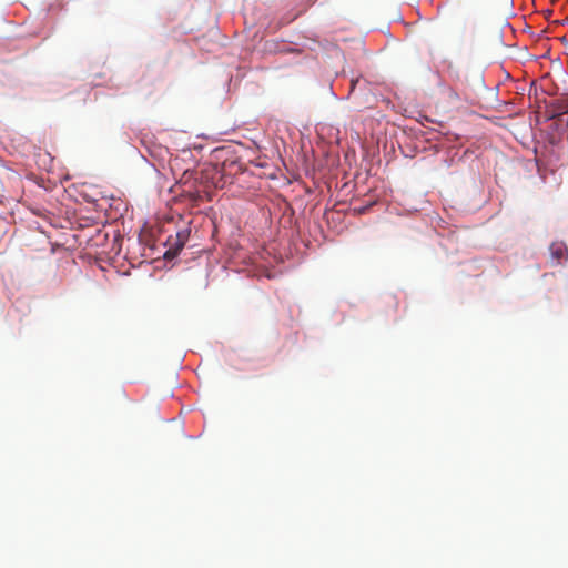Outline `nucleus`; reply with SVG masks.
I'll return each instance as SVG.
<instances>
[{"label":"nucleus","mask_w":568,"mask_h":568,"mask_svg":"<svg viewBox=\"0 0 568 568\" xmlns=\"http://www.w3.org/2000/svg\"><path fill=\"white\" fill-rule=\"evenodd\" d=\"M549 251L552 258H555L558 263L568 256V248L564 242L551 243Z\"/></svg>","instance_id":"nucleus-2"},{"label":"nucleus","mask_w":568,"mask_h":568,"mask_svg":"<svg viewBox=\"0 0 568 568\" xmlns=\"http://www.w3.org/2000/svg\"><path fill=\"white\" fill-rule=\"evenodd\" d=\"M190 234L191 230L189 227H183L179 230L174 236H169V239L166 240V245L169 246V248L165 251L164 257H175L184 247L185 243L189 241Z\"/></svg>","instance_id":"nucleus-1"}]
</instances>
